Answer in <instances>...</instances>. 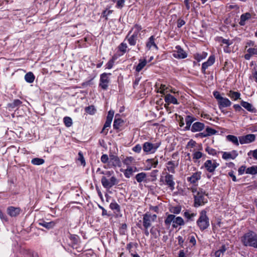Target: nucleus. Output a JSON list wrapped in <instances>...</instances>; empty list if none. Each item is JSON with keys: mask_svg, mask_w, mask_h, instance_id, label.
I'll return each instance as SVG.
<instances>
[{"mask_svg": "<svg viewBox=\"0 0 257 257\" xmlns=\"http://www.w3.org/2000/svg\"><path fill=\"white\" fill-rule=\"evenodd\" d=\"M109 164L110 165L113 167H120L121 162L119 158L115 155H110Z\"/></svg>", "mask_w": 257, "mask_h": 257, "instance_id": "obj_18", "label": "nucleus"}, {"mask_svg": "<svg viewBox=\"0 0 257 257\" xmlns=\"http://www.w3.org/2000/svg\"><path fill=\"white\" fill-rule=\"evenodd\" d=\"M226 139L237 146L239 145L238 140L237 137L235 136L229 135L226 136Z\"/></svg>", "mask_w": 257, "mask_h": 257, "instance_id": "obj_31", "label": "nucleus"}, {"mask_svg": "<svg viewBox=\"0 0 257 257\" xmlns=\"http://www.w3.org/2000/svg\"><path fill=\"white\" fill-rule=\"evenodd\" d=\"M140 35L138 32H134L133 34L131 35V32L126 36L124 41L127 40L130 45L134 46L136 44Z\"/></svg>", "mask_w": 257, "mask_h": 257, "instance_id": "obj_11", "label": "nucleus"}, {"mask_svg": "<svg viewBox=\"0 0 257 257\" xmlns=\"http://www.w3.org/2000/svg\"><path fill=\"white\" fill-rule=\"evenodd\" d=\"M161 180L164 182L165 184L168 186L172 191L174 190L175 183L174 181V177L172 175L166 173L164 178H162Z\"/></svg>", "mask_w": 257, "mask_h": 257, "instance_id": "obj_8", "label": "nucleus"}, {"mask_svg": "<svg viewBox=\"0 0 257 257\" xmlns=\"http://www.w3.org/2000/svg\"><path fill=\"white\" fill-rule=\"evenodd\" d=\"M147 47L149 49H155L157 50L158 47L156 44L155 43V38L154 36H152L149 39V41L148 42L147 45Z\"/></svg>", "mask_w": 257, "mask_h": 257, "instance_id": "obj_22", "label": "nucleus"}, {"mask_svg": "<svg viewBox=\"0 0 257 257\" xmlns=\"http://www.w3.org/2000/svg\"><path fill=\"white\" fill-rule=\"evenodd\" d=\"M133 173V169L132 168H127L125 170L124 175L125 177L130 178Z\"/></svg>", "mask_w": 257, "mask_h": 257, "instance_id": "obj_54", "label": "nucleus"}, {"mask_svg": "<svg viewBox=\"0 0 257 257\" xmlns=\"http://www.w3.org/2000/svg\"><path fill=\"white\" fill-rule=\"evenodd\" d=\"M78 160H79L81 162V165L84 166L85 165V161L83 154L81 152H80L78 153Z\"/></svg>", "mask_w": 257, "mask_h": 257, "instance_id": "obj_55", "label": "nucleus"}, {"mask_svg": "<svg viewBox=\"0 0 257 257\" xmlns=\"http://www.w3.org/2000/svg\"><path fill=\"white\" fill-rule=\"evenodd\" d=\"M145 67V59H141L139 64L136 66V71L139 72Z\"/></svg>", "mask_w": 257, "mask_h": 257, "instance_id": "obj_43", "label": "nucleus"}, {"mask_svg": "<svg viewBox=\"0 0 257 257\" xmlns=\"http://www.w3.org/2000/svg\"><path fill=\"white\" fill-rule=\"evenodd\" d=\"M167 168L169 172L174 173L175 172L174 163L173 161H169L167 163Z\"/></svg>", "mask_w": 257, "mask_h": 257, "instance_id": "obj_39", "label": "nucleus"}, {"mask_svg": "<svg viewBox=\"0 0 257 257\" xmlns=\"http://www.w3.org/2000/svg\"><path fill=\"white\" fill-rule=\"evenodd\" d=\"M184 216L187 219L188 221H193L194 217L196 216L197 214L195 213H192L190 210H186L184 213Z\"/></svg>", "mask_w": 257, "mask_h": 257, "instance_id": "obj_24", "label": "nucleus"}, {"mask_svg": "<svg viewBox=\"0 0 257 257\" xmlns=\"http://www.w3.org/2000/svg\"><path fill=\"white\" fill-rule=\"evenodd\" d=\"M45 161L43 159L36 158L32 160L31 163L35 165H40L44 163Z\"/></svg>", "mask_w": 257, "mask_h": 257, "instance_id": "obj_38", "label": "nucleus"}, {"mask_svg": "<svg viewBox=\"0 0 257 257\" xmlns=\"http://www.w3.org/2000/svg\"><path fill=\"white\" fill-rule=\"evenodd\" d=\"M166 89H167V87L165 85L162 84L158 91L165 94V91H166Z\"/></svg>", "mask_w": 257, "mask_h": 257, "instance_id": "obj_63", "label": "nucleus"}, {"mask_svg": "<svg viewBox=\"0 0 257 257\" xmlns=\"http://www.w3.org/2000/svg\"><path fill=\"white\" fill-rule=\"evenodd\" d=\"M64 123L67 127H70L72 124V119L70 117L66 116L64 118Z\"/></svg>", "mask_w": 257, "mask_h": 257, "instance_id": "obj_47", "label": "nucleus"}, {"mask_svg": "<svg viewBox=\"0 0 257 257\" xmlns=\"http://www.w3.org/2000/svg\"><path fill=\"white\" fill-rule=\"evenodd\" d=\"M21 212V209L19 207H15L10 206L8 208V213L11 217H16L18 216Z\"/></svg>", "mask_w": 257, "mask_h": 257, "instance_id": "obj_19", "label": "nucleus"}, {"mask_svg": "<svg viewBox=\"0 0 257 257\" xmlns=\"http://www.w3.org/2000/svg\"><path fill=\"white\" fill-rule=\"evenodd\" d=\"M181 207L176 206L172 207L170 210V211L174 214H179L181 212Z\"/></svg>", "mask_w": 257, "mask_h": 257, "instance_id": "obj_53", "label": "nucleus"}, {"mask_svg": "<svg viewBox=\"0 0 257 257\" xmlns=\"http://www.w3.org/2000/svg\"><path fill=\"white\" fill-rule=\"evenodd\" d=\"M39 224L41 226H43V227H45L46 228H47V229L52 228L55 225V223L53 221H51V222H46V221H45L44 220L41 221L39 223Z\"/></svg>", "mask_w": 257, "mask_h": 257, "instance_id": "obj_29", "label": "nucleus"}, {"mask_svg": "<svg viewBox=\"0 0 257 257\" xmlns=\"http://www.w3.org/2000/svg\"><path fill=\"white\" fill-rule=\"evenodd\" d=\"M25 80L28 83H32L35 79V76L32 72H28L25 76Z\"/></svg>", "mask_w": 257, "mask_h": 257, "instance_id": "obj_32", "label": "nucleus"}, {"mask_svg": "<svg viewBox=\"0 0 257 257\" xmlns=\"http://www.w3.org/2000/svg\"><path fill=\"white\" fill-rule=\"evenodd\" d=\"M207 196V194H205V192L202 190H199L196 194H193L194 199V206L198 207L205 205L208 202Z\"/></svg>", "mask_w": 257, "mask_h": 257, "instance_id": "obj_4", "label": "nucleus"}, {"mask_svg": "<svg viewBox=\"0 0 257 257\" xmlns=\"http://www.w3.org/2000/svg\"><path fill=\"white\" fill-rule=\"evenodd\" d=\"M255 136L254 134H248L239 137V141L241 144H248L254 141Z\"/></svg>", "mask_w": 257, "mask_h": 257, "instance_id": "obj_12", "label": "nucleus"}, {"mask_svg": "<svg viewBox=\"0 0 257 257\" xmlns=\"http://www.w3.org/2000/svg\"><path fill=\"white\" fill-rule=\"evenodd\" d=\"M247 52L253 55H257V45L254 47H250L247 49Z\"/></svg>", "mask_w": 257, "mask_h": 257, "instance_id": "obj_49", "label": "nucleus"}, {"mask_svg": "<svg viewBox=\"0 0 257 257\" xmlns=\"http://www.w3.org/2000/svg\"><path fill=\"white\" fill-rule=\"evenodd\" d=\"M205 151L207 152L208 154L212 156H215L217 155V151L215 149L209 146H207L205 148Z\"/></svg>", "mask_w": 257, "mask_h": 257, "instance_id": "obj_46", "label": "nucleus"}, {"mask_svg": "<svg viewBox=\"0 0 257 257\" xmlns=\"http://www.w3.org/2000/svg\"><path fill=\"white\" fill-rule=\"evenodd\" d=\"M124 2L125 0H117L116 7L119 9L122 8L124 6Z\"/></svg>", "mask_w": 257, "mask_h": 257, "instance_id": "obj_56", "label": "nucleus"}, {"mask_svg": "<svg viewBox=\"0 0 257 257\" xmlns=\"http://www.w3.org/2000/svg\"><path fill=\"white\" fill-rule=\"evenodd\" d=\"M184 224L185 222L183 219L181 217L178 216L175 218L172 226L174 228H177L179 225L182 226Z\"/></svg>", "mask_w": 257, "mask_h": 257, "instance_id": "obj_26", "label": "nucleus"}, {"mask_svg": "<svg viewBox=\"0 0 257 257\" xmlns=\"http://www.w3.org/2000/svg\"><path fill=\"white\" fill-rule=\"evenodd\" d=\"M127 44L124 42L121 43L118 47L119 51L122 52V54L125 53L127 51Z\"/></svg>", "mask_w": 257, "mask_h": 257, "instance_id": "obj_40", "label": "nucleus"}, {"mask_svg": "<svg viewBox=\"0 0 257 257\" xmlns=\"http://www.w3.org/2000/svg\"><path fill=\"white\" fill-rule=\"evenodd\" d=\"M158 159H149L146 161V170H150L152 168H155L158 165Z\"/></svg>", "mask_w": 257, "mask_h": 257, "instance_id": "obj_14", "label": "nucleus"}, {"mask_svg": "<svg viewBox=\"0 0 257 257\" xmlns=\"http://www.w3.org/2000/svg\"><path fill=\"white\" fill-rule=\"evenodd\" d=\"M114 115V111L112 110H109L108 112V114L106 117V120L112 121L113 116Z\"/></svg>", "mask_w": 257, "mask_h": 257, "instance_id": "obj_58", "label": "nucleus"}, {"mask_svg": "<svg viewBox=\"0 0 257 257\" xmlns=\"http://www.w3.org/2000/svg\"><path fill=\"white\" fill-rule=\"evenodd\" d=\"M206 213L205 210L201 211L199 218L196 221L197 225L201 231H204L209 226V219Z\"/></svg>", "mask_w": 257, "mask_h": 257, "instance_id": "obj_3", "label": "nucleus"}, {"mask_svg": "<svg viewBox=\"0 0 257 257\" xmlns=\"http://www.w3.org/2000/svg\"><path fill=\"white\" fill-rule=\"evenodd\" d=\"M115 58L114 57H113L110 60H109L108 62L107 63L106 66V68L108 69H110L112 68L113 65H114V61H115Z\"/></svg>", "mask_w": 257, "mask_h": 257, "instance_id": "obj_50", "label": "nucleus"}, {"mask_svg": "<svg viewBox=\"0 0 257 257\" xmlns=\"http://www.w3.org/2000/svg\"><path fill=\"white\" fill-rule=\"evenodd\" d=\"M111 73H103L100 75L99 86L103 90H106L109 83V79L108 75H110Z\"/></svg>", "mask_w": 257, "mask_h": 257, "instance_id": "obj_9", "label": "nucleus"}, {"mask_svg": "<svg viewBox=\"0 0 257 257\" xmlns=\"http://www.w3.org/2000/svg\"><path fill=\"white\" fill-rule=\"evenodd\" d=\"M201 172L194 173L191 176L187 178V181L192 184H195L201 179Z\"/></svg>", "mask_w": 257, "mask_h": 257, "instance_id": "obj_15", "label": "nucleus"}, {"mask_svg": "<svg viewBox=\"0 0 257 257\" xmlns=\"http://www.w3.org/2000/svg\"><path fill=\"white\" fill-rule=\"evenodd\" d=\"M207 54L204 52H203L201 54H196L194 55V58L197 61H200L201 60L205 58L207 56Z\"/></svg>", "mask_w": 257, "mask_h": 257, "instance_id": "obj_41", "label": "nucleus"}, {"mask_svg": "<svg viewBox=\"0 0 257 257\" xmlns=\"http://www.w3.org/2000/svg\"><path fill=\"white\" fill-rule=\"evenodd\" d=\"M193 160L194 162H196L197 160L200 159L203 156H205V155L203 154L202 153L199 151H196L193 153L192 154Z\"/></svg>", "mask_w": 257, "mask_h": 257, "instance_id": "obj_33", "label": "nucleus"}, {"mask_svg": "<svg viewBox=\"0 0 257 257\" xmlns=\"http://www.w3.org/2000/svg\"><path fill=\"white\" fill-rule=\"evenodd\" d=\"M251 18V14L249 13H246L241 15L240 20L239 24L240 26H244L245 24V21Z\"/></svg>", "mask_w": 257, "mask_h": 257, "instance_id": "obj_27", "label": "nucleus"}, {"mask_svg": "<svg viewBox=\"0 0 257 257\" xmlns=\"http://www.w3.org/2000/svg\"><path fill=\"white\" fill-rule=\"evenodd\" d=\"M248 156L252 155L253 158L257 160V149L253 151H250L248 153Z\"/></svg>", "mask_w": 257, "mask_h": 257, "instance_id": "obj_57", "label": "nucleus"}, {"mask_svg": "<svg viewBox=\"0 0 257 257\" xmlns=\"http://www.w3.org/2000/svg\"><path fill=\"white\" fill-rule=\"evenodd\" d=\"M165 101L166 102L169 103H173L174 104H178L177 99L173 95L168 94L165 96Z\"/></svg>", "mask_w": 257, "mask_h": 257, "instance_id": "obj_23", "label": "nucleus"}, {"mask_svg": "<svg viewBox=\"0 0 257 257\" xmlns=\"http://www.w3.org/2000/svg\"><path fill=\"white\" fill-rule=\"evenodd\" d=\"M256 46V45H255V42L254 41H251V40H248L246 43L245 48H246L248 47H255Z\"/></svg>", "mask_w": 257, "mask_h": 257, "instance_id": "obj_60", "label": "nucleus"}, {"mask_svg": "<svg viewBox=\"0 0 257 257\" xmlns=\"http://www.w3.org/2000/svg\"><path fill=\"white\" fill-rule=\"evenodd\" d=\"M237 155L238 154L236 151H233L232 153L224 152L222 155V158L224 160L234 159Z\"/></svg>", "mask_w": 257, "mask_h": 257, "instance_id": "obj_21", "label": "nucleus"}, {"mask_svg": "<svg viewBox=\"0 0 257 257\" xmlns=\"http://www.w3.org/2000/svg\"><path fill=\"white\" fill-rule=\"evenodd\" d=\"M219 164L214 160H207L204 163L202 167H204L205 169L209 173H213L216 168L218 167Z\"/></svg>", "mask_w": 257, "mask_h": 257, "instance_id": "obj_7", "label": "nucleus"}, {"mask_svg": "<svg viewBox=\"0 0 257 257\" xmlns=\"http://www.w3.org/2000/svg\"><path fill=\"white\" fill-rule=\"evenodd\" d=\"M158 172V170H153L151 173V175H150V178H152V180H155L156 178V176H157V173Z\"/></svg>", "mask_w": 257, "mask_h": 257, "instance_id": "obj_64", "label": "nucleus"}, {"mask_svg": "<svg viewBox=\"0 0 257 257\" xmlns=\"http://www.w3.org/2000/svg\"><path fill=\"white\" fill-rule=\"evenodd\" d=\"M156 218V214H153L151 215V214H149V213H146V228H147L149 226H150V221H154Z\"/></svg>", "mask_w": 257, "mask_h": 257, "instance_id": "obj_28", "label": "nucleus"}, {"mask_svg": "<svg viewBox=\"0 0 257 257\" xmlns=\"http://www.w3.org/2000/svg\"><path fill=\"white\" fill-rule=\"evenodd\" d=\"M227 95L229 96L233 101H235L238 99H240V93L237 91L230 90L227 93Z\"/></svg>", "mask_w": 257, "mask_h": 257, "instance_id": "obj_25", "label": "nucleus"}, {"mask_svg": "<svg viewBox=\"0 0 257 257\" xmlns=\"http://www.w3.org/2000/svg\"><path fill=\"white\" fill-rule=\"evenodd\" d=\"M112 10H104L102 13L101 17L104 18L106 20H107V16L111 14L112 13Z\"/></svg>", "mask_w": 257, "mask_h": 257, "instance_id": "obj_51", "label": "nucleus"}, {"mask_svg": "<svg viewBox=\"0 0 257 257\" xmlns=\"http://www.w3.org/2000/svg\"><path fill=\"white\" fill-rule=\"evenodd\" d=\"M205 132L206 133L207 137L215 135L217 133V132L216 130H215L214 129H213L209 126H207L206 128Z\"/></svg>", "mask_w": 257, "mask_h": 257, "instance_id": "obj_42", "label": "nucleus"}, {"mask_svg": "<svg viewBox=\"0 0 257 257\" xmlns=\"http://www.w3.org/2000/svg\"><path fill=\"white\" fill-rule=\"evenodd\" d=\"M127 225L125 223H123L121 224V227L120 228V232L122 234H124L125 231L126 230Z\"/></svg>", "mask_w": 257, "mask_h": 257, "instance_id": "obj_59", "label": "nucleus"}, {"mask_svg": "<svg viewBox=\"0 0 257 257\" xmlns=\"http://www.w3.org/2000/svg\"><path fill=\"white\" fill-rule=\"evenodd\" d=\"M85 110L87 113H88L90 114H94L95 112V111H96L94 106H93V105H90L88 107H86L85 108Z\"/></svg>", "mask_w": 257, "mask_h": 257, "instance_id": "obj_48", "label": "nucleus"}, {"mask_svg": "<svg viewBox=\"0 0 257 257\" xmlns=\"http://www.w3.org/2000/svg\"><path fill=\"white\" fill-rule=\"evenodd\" d=\"M22 102L19 99H15L12 103H10L8 104V107L9 108L14 109L18 106H19Z\"/></svg>", "mask_w": 257, "mask_h": 257, "instance_id": "obj_30", "label": "nucleus"}, {"mask_svg": "<svg viewBox=\"0 0 257 257\" xmlns=\"http://www.w3.org/2000/svg\"><path fill=\"white\" fill-rule=\"evenodd\" d=\"M215 62V57L214 56H210L208 60L204 62L202 65L201 70L203 74H206V69L208 68L209 66L212 65Z\"/></svg>", "mask_w": 257, "mask_h": 257, "instance_id": "obj_13", "label": "nucleus"}, {"mask_svg": "<svg viewBox=\"0 0 257 257\" xmlns=\"http://www.w3.org/2000/svg\"><path fill=\"white\" fill-rule=\"evenodd\" d=\"M173 56L176 58L184 59L187 57V54L178 45L175 47V50L173 52Z\"/></svg>", "mask_w": 257, "mask_h": 257, "instance_id": "obj_10", "label": "nucleus"}, {"mask_svg": "<svg viewBox=\"0 0 257 257\" xmlns=\"http://www.w3.org/2000/svg\"><path fill=\"white\" fill-rule=\"evenodd\" d=\"M111 123V121L106 120L101 133L105 135H107L108 133V129H106V128L110 127Z\"/></svg>", "mask_w": 257, "mask_h": 257, "instance_id": "obj_36", "label": "nucleus"}, {"mask_svg": "<svg viewBox=\"0 0 257 257\" xmlns=\"http://www.w3.org/2000/svg\"><path fill=\"white\" fill-rule=\"evenodd\" d=\"M241 241L244 246L257 248V234L253 231L245 233L241 237Z\"/></svg>", "mask_w": 257, "mask_h": 257, "instance_id": "obj_2", "label": "nucleus"}, {"mask_svg": "<svg viewBox=\"0 0 257 257\" xmlns=\"http://www.w3.org/2000/svg\"><path fill=\"white\" fill-rule=\"evenodd\" d=\"M213 94L217 101L220 109L222 110L223 108L229 107L231 105V102L227 98L222 97L219 92L215 91Z\"/></svg>", "mask_w": 257, "mask_h": 257, "instance_id": "obj_5", "label": "nucleus"}, {"mask_svg": "<svg viewBox=\"0 0 257 257\" xmlns=\"http://www.w3.org/2000/svg\"><path fill=\"white\" fill-rule=\"evenodd\" d=\"M240 105L250 112H255L256 109L253 105L248 102L243 100L241 101Z\"/></svg>", "mask_w": 257, "mask_h": 257, "instance_id": "obj_20", "label": "nucleus"}, {"mask_svg": "<svg viewBox=\"0 0 257 257\" xmlns=\"http://www.w3.org/2000/svg\"><path fill=\"white\" fill-rule=\"evenodd\" d=\"M137 225L142 229L145 228V214L141 217V219L137 222Z\"/></svg>", "mask_w": 257, "mask_h": 257, "instance_id": "obj_44", "label": "nucleus"}, {"mask_svg": "<svg viewBox=\"0 0 257 257\" xmlns=\"http://www.w3.org/2000/svg\"><path fill=\"white\" fill-rule=\"evenodd\" d=\"M109 207L112 210H115L116 212L120 211V206L116 202H111L109 205Z\"/></svg>", "mask_w": 257, "mask_h": 257, "instance_id": "obj_45", "label": "nucleus"}, {"mask_svg": "<svg viewBox=\"0 0 257 257\" xmlns=\"http://www.w3.org/2000/svg\"><path fill=\"white\" fill-rule=\"evenodd\" d=\"M196 120V118L193 115H188L185 117L186 126L184 128L185 131L190 130L192 126V123Z\"/></svg>", "mask_w": 257, "mask_h": 257, "instance_id": "obj_17", "label": "nucleus"}, {"mask_svg": "<svg viewBox=\"0 0 257 257\" xmlns=\"http://www.w3.org/2000/svg\"><path fill=\"white\" fill-rule=\"evenodd\" d=\"M101 174L104 175L101 179V183L104 188L110 189L118 183V180L114 176L113 171H102Z\"/></svg>", "mask_w": 257, "mask_h": 257, "instance_id": "obj_1", "label": "nucleus"}, {"mask_svg": "<svg viewBox=\"0 0 257 257\" xmlns=\"http://www.w3.org/2000/svg\"><path fill=\"white\" fill-rule=\"evenodd\" d=\"M161 144V141L156 139H152L150 142H146V153L149 154L154 153Z\"/></svg>", "mask_w": 257, "mask_h": 257, "instance_id": "obj_6", "label": "nucleus"}, {"mask_svg": "<svg viewBox=\"0 0 257 257\" xmlns=\"http://www.w3.org/2000/svg\"><path fill=\"white\" fill-rule=\"evenodd\" d=\"M246 173L255 175L257 174V166H252L250 167H248L246 169Z\"/></svg>", "mask_w": 257, "mask_h": 257, "instance_id": "obj_34", "label": "nucleus"}, {"mask_svg": "<svg viewBox=\"0 0 257 257\" xmlns=\"http://www.w3.org/2000/svg\"><path fill=\"white\" fill-rule=\"evenodd\" d=\"M220 42L224 44H226L227 46H229L231 44H232V42H231L229 40L227 39H224L222 38H220Z\"/></svg>", "mask_w": 257, "mask_h": 257, "instance_id": "obj_61", "label": "nucleus"}, {"mask_svg": "<svg viewBox=\"0 0 257 257\" xmlns=\"http://www.w3.org/2000/svg\"><path fill=\"white\" fill-rule=\"evenodd\" d=\"M205 127V125L203 123L197 121L192 124L191 128L190 129L192 132H200L202 131Z\"/></svg>", "mask_w": 257, "mask_h": 257, "instance_id": "obj_16", "label": "nucleus"}, {"mask_svg": "<svg viewBox=\"0 0 257 257\" xmlns=\"http://www.w3.org/2000/svg\"><path fill=\"white\" fill-rule=\"evenodd\" d=\"M175 218V215L173 214H169L165 220V223L167 225H170L171 223L172 222L173 223V221H174V219Z\"/></svg>", "mask_w": 257, "mask_h": 257, "instance_id": "obj_35", "label": "nucleus"}, {"mask_svg": "<svg viewBox=\"0 0 257 257\" xmlns=\"http://www.w3.org/2000/svg\"><path fill=\"white\" fill-rule=\"evenodd\" d=\"M108 156L106 154H103L102 155V156L101 157V161L103 163H106L108 162Z\"/></svg>", "mask_w": 257, "mask_h": 257, "instance_id": "obj_62", "label": "nucleus"}, {"mask_svg": "<svg viewBox=\"0 0 257 257\" xmlns=\"http://www.w3.org/2000/svg\"><path fill=\"white\" fill-rule=\"evenodd\" d=\"M136 178L138 182H141L145 179V173H141L137 174Z\"/></svg>", "mask_w": 257, "mask_h": 257, "instance_id": "obj_52", "label": "nucleus"}, {"mask_svg": "<svg viewBox=\"0 0 257 257\" xmlns=\"http://www.w3.org/2000/svg\"><path fill=\"white\" fill-rule=\"evenodd\" d=\"M123 123V120L120 118H115L113 126V128L115 130H118L121 124Z\"/></svg>", "mask_w": 257, "mask_h": 257, "instance_id": "obj_37", "label": "nucleus"}]
</instances>
